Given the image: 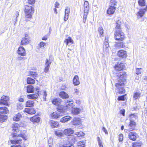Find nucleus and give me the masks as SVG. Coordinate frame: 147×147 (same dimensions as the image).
I'll use <instances>...</instances> for the list:
<instances>
[{
    "label": "nucleus",
    "instance_id": "26",
    "mask_svg": "<svg viewBox=\"0 0 147 147\" xmlns=\"http://www.w3.org/2000/svg\"><path fill=\"white\" fill-rule=\"evenodd\" d=\"M61 101V100L59 98H55L52 101V103L55 105H59Z\"/></svg>",
    "mask_w": 147,
    "mask_h": 147
},
{
    "label": "nucleus",
    "instance_id": "27",
    "mask_svg": "<svg viewBox=\"0 0 147 147\" xmlns=\"http://www.w3.org/2000/svg\"><path fill=\"white\" fill-rule=\"evenodd\" d=\"M9 112L8 109L5 107H0V113L2 114H5Z\"/></svg>",
    "mask_w": 147,
    "mask_h": 147
},
{
    "label": "nucleus",
    "instance_id": "54",
    "mask_svg": "<svg viewBox=\"0 0 147 147\" xmlns=\"http://www.w3.org/2000/svg\"><path fill=\"white\" fill-rule=\"evenodd\" d=\"M123 136L122 134H120L119 136V142H121L123 141Z\"/></svg>",
    "mask_w": 147,
    "mask_h": 147
},
{
    "label": "nucleus",
    "instance_id": "23",
    "mask_svg": "<svg viewBox=\"0 0 147 147\" xmlns=\"http://www.w3.org/2000/svg\"><path fill=\"white\" fill-rule=\"evenodd\" d=\"M59 96L63 99H65L69 97V96L65 92L62 91L60 92Z\"/></svg>",
    "mask_w": 147,
    "mask_h": 147
},
{
    "label": "nucleus",
    "instance_id": "33",
    "mask_svg": "<svg viewBox=\"0 0 147 147\" xmlns=\"http://www.w3.org/2000/svg\"><path fill=\"white\" fill-rule=\"evenodd\" d=\"M80 112V109L77 108H74L72 110V112L74 115H78Z\"/></svg>",
    "mask_w": 147,
    "mask_h": 147
},
{
    "label": "nucleus",
    "instance_id": "34",
    "mask_svg": "<svg viewBox=\"0 0 147 147\" xmlns=\"http://www.w3.org/2000/svg\"><path fill=\"white\" fill-rule=\"evenodd\" d=\"M27 97L28 98L31 99H36L38 98L37 94H30L27 95Z\"/></svg>",
    "mask_w": 147,
    "mask_h": 147
},
{
    "label": "nucleus",
    "instance_id": "17",
    "mask_svg": "<svg viewBox=\"0 0 147 147\" xmlns=\"http://www.w3.org/2000/svg\"><path fill=\"white\" fill-rule=\"evenodd\" d=\"M116 7H113L109 6V7L107 11V13L109 15H113L114 13Z\"/></svg>",
    "mask_w": 147,
    "mask_h": 147
},
{
    "label": "nucleus",
    "instance_id": "38",
    "mask_svg": "<svg viewBox=\"0 0 147 147\" xmlns=\"http://www.w3.org/2000/svg\"><path fill=\"white\" fill-rule=\"evenodd\" d=\"M34 102L32 100H28L26 102V107H30L33 106Z\"/></svg>",
    "mask_w": 147,
    "mask_h": 147
},
{
    "label": "nucleus",
    "instance_id": "43",
    "mask_svg": "<svg viewBox=\"0 0 147 147\" xmlns=\"http://www.w3.org/2000/svg\"><path fill=\"white\" fill-rule=\"evenodd\" d=\"M98 32L100 35V37L103 36V30L102 27H100L98 29Z\"/></svg>",
    "mask_w": 147,
    "mask_h": 147
},
{
    "label": "nucleus",
    "instance_id": "52",
    "mask_svg": "<svg viewBox=\"0 0 147 147\" xmlns=\"http://www.w3.org/2000/svg\"><path fill=\"white\" fill-rule=\"evenodd\" d=\"M69 139V140H71V141L73 143L75 142L77 140V138L76 137H75L72 136H71Z\"/></svg>",
    "mask_w": 147,
    "mask_h": 147
},
{
    "label": "nucleus",
    "instance_id": "19",
    "mask_svg": "<svg viewBox=\"0 0 147 147\" xmlns=\"http://www.w3.org/2000/svg\"><path fill=\"white\" fill-rule=\"evenodd\" d=\"M24 112L30 114H33L36 112L35 110L34 109L29 108H25L24 110Z\"/></svg>",
    "mask_w": 147,
    "mask_h": 147
},
{
    "label": "nucleus",
    "instance_id": "57",
    "mask_svg": "<svg viewBox=\"0 0 147 147\" xmlns=\"http://www.w3.org/2000/svg\"><path fill=\"white\" fill-rule=\"evenodd\" d=\"M35 0H28V3L30 4H33L35 3Z\"/></svg>",
    "mask_w": 147,
    "mask_h": 147
},
{
    "label": "nucleus",
    "instance_id": "14",
    "mask_svg": "<svg viewBox=\"0 0 147 147\" xmlns=\"http://www.w3.org/2000/svg\"><path fill=\"white\" fill-rule=\"evenodd\" d=\"M122 20L120 17L118 18V20L116 21V30L121 29V25L122 24Z\"/></svg>",
    "mask_w": 147,
    "mask_h": 147
},
{
    "label": "nucleus",
    "instance_id": "59",
    "mask_svg": "<svg viewBox=\"0 0 147 147\" xmlns=\"http://www.w3.org/2000/svg\"><path fill=\"white\" fill-rule=\"evenodd\" d=\"M45 67L44 69V71L45 73H47L48 72L50 67L45 66Z\"/></svg>",
    "mask_w": 147,
    "mask_h": 147
},
{
    "label": "nucleus",
    "instance_id": "55",
    "mask_svg": "<svg viewBox=\"0 0 147 147\" xmlns=\"http://www.w3.org/2000/svg\"><path fill=\"white\" fill-rule=\"evenodd\" d=\"M65 13H66V14H69V13L70 12V8L69 7H66V8L65 9Z\"/></svg>",
    "mask_w": 147,
    "mask_h": 147
},
{
    "label": "nucleus",
    "instance_id": "60",
    "mask_svg": "<svg viewBox=\"0 0 147 147\" xmlns=\"http://www.w3.org/2000/svg\"><path fill=\"white\" fill-rule=\"evenodd\" d=\"M74 93L75 95H78L79 93V91L77 89L74 90Z\"/></svg>",
    "mask_w": 147,
    "mask_h": 147
},
{
    "label": "nucleus",
    "instance_id": "12",
    "mask_svg": "<svg viewBox=\"0 0 147 147\" xmlns=\"http://www.w3.org/2000/svg\"><path fill=\"white\" fill-rule=\"evenodd\" d=\"M123 68V64L121 62H119L116 64L114 68L117 71H120L122 70Z\"/></svg>",
    "mask_w": 147,
    "mask_h": 147
},
{
    "label": "nucleus",
    "instance_id": "20",
    "mask_svg": "<svg viewBox=\"0 0 147 147\" xmlns=\"http://www.w3.org/2000/svg\"><path fill=\"white\" fill-rule=\"evenodd\" d=\"M74 130L71 128H68L64 130V133L67 136H70L71 134L73 133Z\"/></svg>",
    "mask_w": 147,
    "mask_h": 147
},
{
    "label": "nucleus",
    "instance_id": "21",
    "mask_svg": "<svg viewBox=\"0 0 147 147\" xmlns=\"http://www.w3.org/2000/svg\"><path fill=\"white\" fill-rule=\"evenodd\" d=\"M71 117L69 116L66 115L61 118L60 120V122L65 123L71 119Z\"/></svg>",
    "mask_w": 147,
    "mask_h": 147
},
{
    "label": "nucleus",
    "instance_id": "53",
    "mask_svg": "<svg viewBox=\"0 0 147 147\" xmlns=\"http://www.w3.org/2000/svg\"><path fill=\"white\" fill-rule=\"evenodd\" d=\"M17 109H18L21 110L23 108V105L22 103L19 102L17 104Z\"/></svg>",
    "mask_w": 147,
    "mask_h": 147
},
{
    "label": "nucleus",
    "instance_id": "46",
    "mask_svg": "<svg viewBox=\"0 0 147 147\" xmlns=\"http://www.w3.org/2000/svg\"><path fill=\"white\" fill-rule=\"evenodd\" d=\"M129 117L130 118V120H131V119L135 121L136 119L137 118V115H135L134 114H131L129 115Z\"/></svg>",
    "mask_w": 147,
    "mask_h": 147
},
{
    "label": "nucleus",
    "instance_id": "3",
    "mask_svg": "<svg viewBox=\"0 0 147 147\" xmlns=\"http://www.w3.org/2000/svg\"><path fill=\"white\" fill-rule=\"evenodd\" d=\"M25 17L27 18H31L32 14L34 12V8L31 6H25Z\"/></svg>",
    "mask_w": 147,
    "mask_h": 147
},
{
    "label": "nucleus",
    "instance_id": "63",
    "mask_svg": "<svg viewBox=\"0 0 147 147\" xmlns=\"http://www.w3.org/2000/svg\"><path fill=\"white\" fill-rule=\"evenodd\" d=\"M88 11H84V15L83 18H87V16L88 14Z\"/></svg>",
    "mask_w": 147,
    "mask_h": 147
},
{
    "label": "nucleus",
    "instance_id": "22",
    "mask_svg": "<svg viewBox=\"0 0 147 147\" xmlns=\"http://www.w3.org/2000/svg\"><path fill=\"white\" fill-rule=\"evenodd\" d=\"M19 125L18 124L16 123H13L12 125V127L13 131L17 132L19 131L18 129Z\"/></svg>",
    "mask_w": 147,
    "mask_h": 147
},
{
    "label": "nucleus",
    "instance_id": "16",
    "mask_svg": "<svg viewBox=\"0 0 147 147\" xmlns=\"http://www.w3.org/2000/svg\"><path fill=\"white\" fill-rule=\"evenodd\" d=\"M73 82V84L75 86L78 85L80 84V82L78 76L76 75L74 76Z\"/></svg>",
    "mask_w": 147,
    "mask_h": 147
},
{
    "label": "nucleus",
    "instance_id": "44",
    "mask_svg": "<svg viewBox=\"0 0 147 147\" xmlns=\"http://www.w3.org/2000/svg\"><path fill=\"white\" fill-rule=\"evenodd\" d=\"M122 86L120 85L119 87H117L119 89V92L120 94H122L125 92V90L123 88L119 87Z\"/></svg>",
    "mask_w": 147,
    "mask_h": 147
},
{
    "label": "nucleus",
    "instance_id": "37",
    "mask_svg": "<svg viewBox=\"0 0 147 147\" xmlns=\"http://www.w3.org/2000/svg\"><path fill=\"white\" fill-rule=\"evenodd\" d=\"M29 74L33 78L35 79V77H38V75L36 72L32 71H30L29 73Z\"/></svg>",
    "mask_w": 147,
    "mask_h": 147
},
{
    "label": "nucleus",
    "instance_id": "47",
    "mask_svg": "<svg viewBox=\"0 0 147 147\" xmlns=\"http://www.w3.org/2000/svg\"><path fill=\"white\" fill-rule=\"evenodd\" d=\"M51 62V61L50 59H47L45 60V66L50 67V65Z\"/></svg>",
    "mask_w": 147,
    "mask_h": 147
},
{
    "label": "nucleus",
    "instance_id": "2",
    "mask_svg": "<svg viewBox=\"0 0 147 147\" xmlns=\"http://www.w3.org/2000/svg\"><path fill=\"white\" fill-rule=\"evenodd\" d=\"M118 77L119 78V79L118 80V83L115 84L116 87H119L120 85L123 86L124 85L123 82L126 78L127 74L125 72H120L117 75Z\"/></svg>",
    "mask_w": 147,
    "mask_h": 147
},
{
    "label": "nucleus",
    "instance_id": "62",
    "mask_svg": "<svg viewBox=\"0 0 147 147\" xmlns=\"http://www.w3.org/2000/svg\"><path fill=\"white\" fill-rule=\"evenodd\" d=\"M47 92L46 91H44L43 92V97L44 98V100H46V97L47 96Z\"/></svg>",
    "mask_w": 147,
    "mask_h": 147
},
{
    "label": "nucleus",
    "instance_id": "32",
    "mask_svg": "<svg viewBox=\"0 0 147 147\" xmlns=\"http://www.w3.org/2000/svg\"><path fill=\"white\" fill-rule=\"evenodd\" d=\"M22 117L20 113H18L16 115L13 117V120L14 121H19L20 118Z\"/></svg>",
    "mask_w": 147,
    "mask_h": 147
},
{
    "label": "nucleus",
    "instance_id": "51",
    "mask_svg": "<svg viewBox=\"0 0 147 147\" xmlns=\"http://www.w3.org/2000/svg\"><path fill=\"white\" fill-rule=\"evenodd\" d=\"M126 95V94H125L123 95L119 96L118 97V100H123L124 101L125 100V96Z\"/></svg>",
    "mask_w": 147,
    "mask_h": 147
},
{
    "label": "nucleus",
    "instance_id": "28",
    "mask_svg": "<svg viewBox=\"0 0 147 147\" xmlns=\"http://www.w3.org/2000/svg\"><path fill=\"white\" fill-rule=\"evenodd\" d=\"M30 120L34 122L38 123L40 121V118L37 116H35L30 118Z\"/></svg>",
    "mask_w": 147,
    "mask_h": 147
},
{
    "label": "nucleus",
    "instance_id": "13",
    "mask_svg": "<svg viewBox=\"0 0 147 147\" xmlns=\"http://www.w3.org/2000/svg\"><path fill=\"white\" fill-rule=\"evenodd\" d=\"M136 133L134 131L130 132L128 135L129 138L133 141H135L136 140Z\"/></svg>",
    "mask_w": 147,
    "mask_h": 147
},
{
    "label": "nucleus",
    "instance_id": "18",
    "mask_svg": "<svg viewBox=\"0 0 147 147\" xmlns=\"http://www.w3.org/2000/svg\"><path fill=\"white\" fill-rule=\"evenodd\" d=\"M49 123L50 125L53 128L57 127L59 125V123L53 120H50L49 122Z\"/></svg>",
    "mask_w": 147,
    "mask_h": 147
},
{
    "label": "nucleus",
    "instance_id": "31",
    "mask_svg": "<svg viewBox=\"0 0 147 147\" xmlns=\"http://www.w3.org/2000/svg\"><path fill=\"white\" fill-rule=\"evenodd\" d=\"M84 11H88L89 10V6L88 2L87 1H85L84 3Z\"/></svg>",
    "mask_w": 147,
    "mask_h": 147
},
{
    "label": "nucleus",
    "instance_id": "4",
    "mask_svg": "<svg viewBox=\"0 0 147 147\" xmlns=\"http://www.w3.org/2000/svg\"><path fill=\"white\" fill-rule=\"evenodd\" d=\"M114 35L115 40L119 41L123 40L125 37L124 34L121 29L116 30Z\"/></svg>",
    "mask_w": 147,
    "mask_h": 147
},
{
    "label": "nucleus",
    "instance_id": "41",
    "mask_svg": "<svg viewBox=\"0 0 147 147\" xmlns=\"http://www.w3.org/2000/svg\"><path fill=\"white\" fill-rule=\"evenodd\" d=\"M35 82V80L33 79L28 77L27 79V82L28 84H33Z\"/></svg>",
    "mask_w": 147,
    "mask_h": 147
},
{
    "label": "nucleus",
    "instance_id": "15",
    "mask_svg": "<svg viewBox=\"0 0 147 147\" xmlns=\"http://www.w3.org/2000/svg\"><path fill=\"white\" fill-rule=\"evenodd\" d=\"M115 47L118 49L124 48L125 47V43L123 42H116L115 44Z\"/></svg>",
    "mask_w": 147,
    "mask_h": 147
},
{
    "label": "nucleus",
    "instance_id": "11",
    "mask_svg": "<svg viewBox=\"0 0 147 147\" xmlns=\"http://www.w3.org/2000/svg\"><path fill=\"white\" fill-rule=\"evenodd\" d=\"M66 103H68L66 104L65 106V108L66 109L69 110L71 109L73 107V101L70 100H67L66 102Z\"/></svg>",
    "mask_w": 147,
    "mask_h": 147
},
{
    "label": "nucleus",
    "instance_id": "39",
    "mask_svg": "<svg viewBox=\"0 0 147 147\" xmlns=\"http://www.w3.org/2000/svg\"><path fill=\"white\" fill-rule=\"evenodd\" d=\"M7 119V116L6 115L0 114V122H3Z\"/></svg>",
    "mask_w": 147,
    "mask_h": 147
},
{
    "label": "nucleus",
    "instance_id": "36",
    "mask_svg": "<svg viewBox=\"0 0 147 147\" xmlns=\"http://www.w3.org/2000/svg\"><path fill=\"white\" fill-rule=\"evenodd\" d=\"M59 113H58L56 112H54L51 115V117L53 119H57L59 117L60 115Z\"/></svg>",
    "mask_w": 147,
    "mask_h": 147
},
{
    "label": "nucleus",
    "instance_id": "56",
    "mask_svg": "<svg viewBox=\"0 0 147 147\" xmlns=\"http://www.w3.org/2000/svg\"><path fill=\"white\" fill-rule=\"evenodd\" d=\"M141 69H142L141 68H137L136 72V74H140L141 72V71L140 70Z\"/></svg>",
    "mask_w": 147,
    "mask_h": 147
},
{
    "label": "nucleus",
    "instance_id": "24",
    "mask_svg": "<svg viewBox=\"0 0 147 147\" xmlns=\"http://www.w3.org/2000/svg\"><path fill=\"white\" fill-rule=\"evenodd\" d=\"M26 88L27 92L28 93H33L34 92V88L32 85H28Z\"/></svg>",
    "mask_w": 147,
    "mask_h": 147
},
{
    "label": "nucleus",
    "instance_id": "10",
    "mask_svg": "<svg viewBox=\"0 0 147 147\" xmlns=\"http://www.w3.org/2000/svg\"><path fill=\"white\" fill-rule=\"evenodd\" d=\"M136 123L135 121L131 119L130 120L129 124L128 126L129 130V131H132L134 130L136 125Z\"/></svg>",
    "mask_w": 147,
    "mask_h": 147
},
{
    "label": "nucleus",
    "instance_id": "48",
    "mask_svg": "<svg viewBox=\"0 0 147 147\" xmlns=\"http://www.w3.org/2000/svg\"><path fill=\"white\" fill-rule=\"evenodd\" d=\"M85 143L84 142H79L78 144V147H85Z\"/></svg>",
    "mask_w": 147,
    "mask_h": 147
},
{
    "label": "nucleus",
    "instance_id": "40",
    "mask_svg": "<svg viewBox=\"0 0 147 147\" xmlns=\"http://www.w3.org/2000/svg\"><path fill=\"white\" fill-rule=\"evenodd\" d=\"M55 134L59 137H60L63 134L62 131L61 130H58L55 131Z\"/></svg>",
    "mask_w": 147,
    "mask_h": 147
},
{
    "label": "nucleus",
    "instance_id": "7",
    "mask_svg": "<svg viewBox=\"0 0 147 147\" xmlns=\"http://www.w3.org/2000/svg\"><path fill=\"white\" fill-rule=\"evenodd\" d=\"M146 7L144 9H139V11L138 12L137 15L138 18H142L143 15L145 14V13L147 10V5H146Z\"/></svg>",
    "mask_w": 147,
    "mask_h": 147
},
{
    "label": "nucleus",
    "instance_id": "30",
    "mask_svg": "<svg viewBox=\"0 0 147 147\" xmlns=\"http://www.w3.org/2000/svg\"><path fill=\"white\" fill-rule=\"evenodd\" d=\"M117 3V0H111L109 3V6L113 7H116Z\"/></svg>",
    "mask_w": 147,
    "mask_h": 147
},
{
    "label": "nucleus",
    "instance_id": "9",
    "mask_svg": "<svg viewBox=\"0 0 147 147\" xmlns=\"http://www.w3.org/2000/svg\"><path fill=\"white\" fill-rule=\"evenodd\" d=\"M17 53L20 55L24 56L26 55V52L24 48L22 46L19 47Z\"/></svg>",
    "mask_w": 147,
    "mask_h": 147
},
{
    "label": "nucleus",
    "instance_id": "1",
    "mask_svg": "<svg viewBox=\"0 0 147 147\" xmlns=\"http://www.w3.org/2000/svg\"><path fill=\"white\" fill-rule=\"evenodd\" d=\"M21 137L25 140L27 139L25 135L23 133L18 134L16 133H13L10 136L9 138L10 139H11L10 140L11 143L14 144H20L22 142V139L20 138Z\"/></svg>",
    "mask_w": 147,
    "mask_h": 147
},
{
    "label": "nucleus",
    "instance_id": "25",
    "mask_svg": "<svg viewBox=\"0 0 147 147\" xmlns=\"http://www.w3.org/2000/svg\"><path fill=\"white\" fill-rule=\"evenodd\" d=\"M141 94V93L140 92L135 91L134 92V100L139 99L140 97Z\"/></svg>",
    "mask_w": 147,
    "mask_h": 147
},
{
    "label": "nucleus",
    "instance_id": "29",
    "mask_svg": "<svg viewBox=\"0 0 147 147\" xmlns=\"http://www.w3.org/2000/svg\"><path fill=\"white\" fill-rule=\"evenodd\" d=\"M73 125H80L81 123V121L80 119L78 118H74V120L71 121Z\"/></svg>",
    "mask_w": 147,
    "mask_h": 147
},
{
    "label": "nucleus",
    "instance_id": "6",
    "mask_svg": "<svg viewBox=\"0 0 147 147\" xmlns=\"http://www.w3.org/2000/svg\"><path fill=\"white\" fill-rule=\"evenodd\" d=\"M9 100L8 97L3 96L1 98V99L0 100V104H3L6 106L8 105V101Z\"/></svg>",
    "mask_w": 147,
    "mask_h": 147
},
{
    "label": "nucleus",
    "instance_id": "49",
    "mask_svg": "<svg viewBox=\"0 0 147 147\" xmlns=\"http://www.w3.org/2000/svg\"><path fill=\"white\" fill-rule=\"evenodd\" d=\"M46 45V43L44 42H41L38 44V48H41L44 47V46Z\"/></svg>",
    "mask_w": 147,
    "mask_h": 147
},
{
    "label": "nucleus",
    "instance_id": "50",
    "mask_svg": "<svg viewBox=\"0 0 147 147\" xmlns=\"http://www.w3.org/2000/svg\"><path fill=\"white\" fill-rule=\"evenodd\" d=\"M141 145L140 143L134 142L132 143L133 147H139Z\"/></svg>",
    "mask_w": 147,
    "mask_h": 147
},
{
    "label": "nucleus",
    "instance_id": "5",
    "mask_svg": "<svg viewBox=\"0 0 147 147\" xmlns=\"http://www.w3.org/2000/svg\"><path fill=\"white\" fill-rule=\"evenodd\" d=\"M30 38L28 35L26 34L25 36L23 38L21 42V44L22 45H26L29 43Z\"/></svg>",
    "mask_w": 147,
    "mask_h": 147
},
{
    "label": "nucleus",
    "instance_id": "8",
    "mask_svg": "<svg viewBox=\"0 0 147 147\" xmlns=\"http://www.w3.org/2000/svg\"><path fill=\"white\" fill-rule=\"evenodd\" d=\"M117 55L122 58H125L127 56L126 51L123 50H120L118 51Z\"/></svg>",
    "mask_w": 147,
    "mask_h": 147
},
{
    "label": "nucleus",
    "instance_id": "64",
    "mask_svg": "<svg viewBox=\"0 0 147 147\" xmlns=\"http://www.w3.org/2000/svg\"><path fill=\"white\" fill-rule=\"evenodd\" d=\"M102 130L106 134H108L107 131L105 127H102Z\"/></svg>",
    "mask_w": 147,
    "mask_h": 147
},
{
    "label": "nucleus",
    "instance_id": "42",
    "mask_svg": "<svg viewBox=\"0 0 147 147\" xmlns=\"http://www.w3.org/2000/svg\"><path fill=\"white\" fill-rule=\"evenodd\" d=\"M62 147H74L73 144L69 142H67L66 144L63 145Z\"/></svg>",
    "mask_w": 147,
    "mask_h": 147
},
{
    "label": "nucleus",
    "instance_id": "61",
    "mask_svg": "<svg viewBox=\"0 0 147 147\" xmlns=\"http://www.w3.org/2000/svg\"><path fill=\"white\" fill-rule=\"evenodd\" d=\"M69 14H67L65 13V16L64 18V20L65 21H67L68 18Z\"/></svg>",
    "mask_w": 147,
    "mask_h": 147
},
{
    "label": "nucleus",
    "instance_id": "35",
    "mask_svg": "<svg viewBox=\"0 0 147 147\" xmlns=\"http://www.w3.org/2000/svg\"><path fill=\"white\" fill-rule=\"evenodd\" d=\"M73 42L74 41L70 37H68L67 38L65 39L64 41V43H66L67 45H68L69 43H71V44H73Z\"/></svg>",
    "mask_w": 147,
    "mask_h": 147
},
{
    "label": "nucleus",
    "instance_id": "45",
    "mask_svg": "<svg viewBox=\"0 0 147 147\" xmlns=\"http://www.w3.org/2000/svg\"><path fill=\"white\" fill-rule=\"evenodd\" d=\"M138 3L139 5L143 6L145 5V1L144 0H139Z\"/></svg>",
    "mask_w": 147,
    "mask_h": 147
},
{
    "label": "nucleus",
    "instance_id": "58",
    "mask_svg": "<svg viewBox=\"0 0 147 147\" xmlns=\"http://www.w3.org/2000/svg\"><path fill=\"white\" fill-rule=\"evenodd\" d=\"M83 132H76L75 133V134L77 135V136L79 137L80 136H82V134H83Z\"/></svg>",
    "mask_w": 147,
    "mask_h": 147
}]
</instances>
